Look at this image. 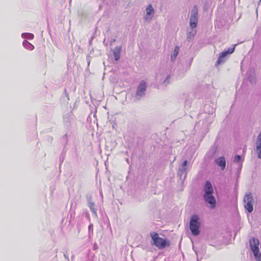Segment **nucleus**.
I'll use <instances>...</instances> for the list:
<instances>
[{"instance_id":"1","label":"nucleus","mask_w":261,"mask_h":261,"mask_svg":"<svg viewBox=\"0 0 261 261\" xmlns=\"http://www.w3.org/2000/svg\"><path fill=\"white\" fill-rule=\"evenodd\" d=\"M204 194L203 197L204 200L210 204V207L214 208L216 206V199L213 196L214 190L210 181H206L204 187Z\"/></svg>"},{"instance_id":"2","label":"nucleus","mask_w":261,"mask_h":261,"mask_svg":"<svg viewBox=\"0 0 261 261\" xmlns=\"http://www.w3.org/2000/svg\"><path fill=\"white\" fill-rule=\"evenodd\" d=\"M150 236L152 241L151 245L155 246L159 249H163L170 246V242L166 239L160 237L156 232H150Z\"/></svg>"},{"instance_id":"3","label":"nucleus","mask_w":261,"mask_h":261,"mask_svg":"<svg viewBox=\"0 0 261 261\" xmlns=\"http://www.w3.org/2000/svg\"><path fill=\"white\" fill-rule=\"evenodd\" d=\"M199 220V217L196 215H193L190 219V229L194 236H197L200 232V223Z\"/></svg>"},{"instance_id":"4","label":"nucleus","mask_w":261,"mask_h":261,"mask_svg":"<svg viewBox=\"0 0 261 261\" xmlns=\"http://www.w3.org/2000/svg\"><path fill=\"white\" fill-rule=\"evenodd\" d=\"M259 241L255 238H252L250 241V246L253 254L257 261H260L261 258V253L259 250Z\"/></svg>"},{"instance_id":"5","label":"nucleus","mask_w":261,"mask_h":261,"mask_svg":"<svg viewBox=\"0 0 261 261\" xmlns=\"http://www.w3.org/2000/svg\"><path fill=\"white\" fill-rule=\"evenodd\" d=\"M243 202L245 208L249 213H251L253 210L254 198L252 193L249 192L246 194L244 197Z\"/></svg>"},{"instance_id":"6","label":"nucleus","mask_w":261,"mask_h":261,"mask_svg":"<svg viewBox=\"0 0 261 261\" xmlns=\"http://www.w3.org/2000/svg\"><path fill=\"white\" fill-rule=\"evenodd\" d=\"M146 89V82L144 81H142L138 87L137 91V95L139 96H142Z\"/></svg>"},{"instance_id":"7","label":"nucleus","mask_w":261,"mask_h":261,"mask_svg":"<svg viewBox=\"0 0 261 261\" xmlns=\"http://www.w3.org/2000/svg\"><path fill=\"white\" fill-rule=\"evenodd\" d=\"M256 150L257 153V156L261 159V133H260L257 137L256 142Z\"/></svg>"},{"instance_id":"8","label":"nucleus","mask_w":261,"mask_h":261,"mask_svg":"<svg viewBox=\"0 0 261 261\" xmlns=\"http://www.w3.org/2000/svg\"><path fill=\"white\" fill-rule=\"evenodd\" d=\"M216 164L219 166L222 170H224L226 166L225 159L223 156L219 157L215 160Z\"/></svg>"},{"instance_id":"9","label":"nucleus","mask_w":261,"mask_h":261,"mask_svg":"<svg viewBox=\"0 0 261 261\" xmlns=\"http://www.w3.org/2000/svg\"><path fill=\"white\" fill-rule=\"evenodd\" d=\"M190 21L198 22V9L196 6H194V9L192 11Z\"/></svg>"},{"instance_id":"10","label":"nucleus","mask_w":261,"mask_h":261,"mask_svg":"<svg viewBox=\"0 0 261 261\" xmlns=\"http://www.w3.org/2000/svg\"><path fill=\"white\" fill-rule=\"evenodd\" d=\"M121 50V47L117 46L115 47V50L113 52V55L115 59L117 61L120 58V54Z\"/></svg>"},{"instance_id":"11","label":"nucleus","mask_w":261,"mask_h":261,"mask_svg":"<svg viewBox=\"0 0 261 261\" xmlns=\"http://www.w3.org/2000/svg\"><path fill=\"white\" fill-rule=\"evenodd\" d=\"M154 13V9H153L151 4L148 5L146 8V15L145 17V19H148V17L150 16L151 14H152Z\"/></svg>"},{"instance_id":"12","label":"nucleus","mask_w":261,"mask_h":261,"mask_svg":"<svg viewBox=\"0 0 261 261\" xmlns=\"http://www.w3.org/2000/svg\"><path fill=\"white\" fill-rule=\"evenodd\" d=\"M23 45L25 48L30 50H32L34 49V46L27 41L23 42Z\"/></svg>"},{"instance_id":"13","label":"nucleus","mask_w":261,"mask_h":261,"mask_svg":"<svg viewBox=\"0 0 261 261\" xmlns=\"http://www.w3.org/2000/svg\"><path fill=\"white\" fill-rule=\"evenodd\" d=\"M179 50V48L178 46H176L175 47L173 54L171 55V59L172 61H174L176 59L177 55L178 54Z\"/></svg>"},{"instance_id":"14","label":"nucleus","mask_w":261,"mask_h":261,"mask_svg":"<svg viewBox=\"0 0 261 261\" xmlns=\"http://www.w3.org/2000/svg\"><path fill=\"white\" fill-rule=\"evenodd\" d=\"M241 160V156L239 155H237L234 158V162L235 163H239Z\"/></svg>"},{"instance_id":"15","label":"nucleus","mask_w":261,"mask_h":261,"mask_svg":"<svg viewBox=\"0 0 261 261\" xmlns=\"http://www.w3.org/2000/svg\"><path fill=\"white\" fill-rule=\"evenodd\" d=\"M197 23L196 21H190V25L191 28H195L197 26Z\"/></svg>"},{"instance_id":"16","label":"nucleus","mask_w":261,"mask_h":261,"mask_svg":"<svg viewBox=\"0 0 261 261\" xmlns=\"http://www.w3.org/2000/svg\"><path fill=\"white\" fill-rule=\"evenodd\" d=\"M222 59H223L221 57H219L217 61L216 65H218L222 63L223 62Z\"/></svg>"},{"instance_id":"17","label":"nucleus","mask_w":261,"mask_h":261,"mask_svg":"<svg viewBox=\"0 0 261 261\" xmlns=\"http://www.w3.org/2000/svg\"><path fill=\"white\" fill-rule=\"evenodd\" d=\"M228 54V52L226 51H224L221 53V55L220 56V57H221L222 59L224 58Z\"/></svg>"},{"instance_id":"18","label":"nucleus","mask_w":261,"mask_h":261,"mask_svg":"<svg viewBox=\"0 0 261 261\" xmlns=\"http://www.w3.org/2000/svg\"><path fill=\"white\" fill-rule=\"evenodd\" d=\"M88 229H89V231L90 232H91L92 233H93V226L92 224H90L89 226H88Z\"/></svg>"},{"instance_id":"19","label":"nucleus","mask_w":261,"mask_h":261,"mask_svg":"<svg viewBox=\"0 0 261 261\" xmlns=\"http://www.w3.org/2000/svg\"><path fill=\"white\" fill-rule=\"evenodd\" d=\"M234 50V48H229L228 49V50L227 51H226L227 52H228V54H232Z\"/></svg>"},{"instance_id":"20","label":"nucleus","mask_w":261,"mask_h":261,"mask_svg":"<svg viewBox=\"0 0 261 261\" xmlns=\"http://www.w3.org/2000/svg\"><path fill=\"white\" fill-rule=\"evenodd\" d=\"M187 163H188L187 161H186H186H185L182 163V167H184L186 166H187Z\"/></svg>"}]
</instances>
